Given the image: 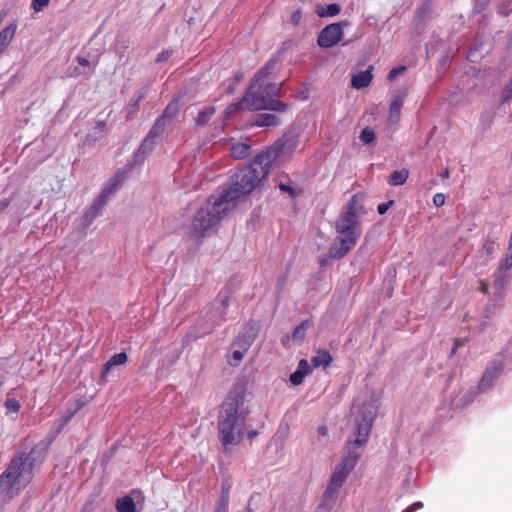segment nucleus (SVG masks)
Returning <instances> with one entry per match:
<instances>
[{"label":"nucleus","mask_w":512,"mask_h":512,"mask_svg":"<svg viewBox=\"0 0 512 512\" xmlns=\"http://www.w3.org/2000/svg\"><path fill=\"white\" fill-rule=\"evenodd\" d=\"M356 413V426L358 437L348 442L347 454L336 465L330 481L323 493L324 505L335 502L337 494L351 471L355 468L360 454L356 451L363 446L370 435L373 421L376 416V407L372 403H364L361 407L353 406Z\"/></svg>","instance_id":"1"},{"label":"nucleus","mask_w":512,"mask_h":512,"mask_svg":"<svg viewBox=\"0 0 512 512\" xmlns=\"http://www.w3.org/2000/svg\"><path fill=\"white\" fill-rule=\"evenodd\" d=\"M362 206L358 195H353L343 206L342 212L335 221V231L338 236L329 247L328 257L339 260L344 258L358 243L362 228L360 212Z\"/></svg>","instance_id":"2"},{"label":"nucleus","mask_w":512,"mask_h":512,"mask_svg":"<svg viewBox=\"0 0 512 512\" xmlns=\"http://www.w3.org/2000/svg\"><path fill=\"white\" fill-rule=\"evenodd\" d=\"M244 393L230 392L222 404L218 418L219 440L227 452L229 446L239 444L243 438L248 411L243 408Z\"/></svg>","instance_id":"3"},{"label":"nucleus","mask_w":512,"mask_h":512,"mask_svg":"<svg viewBox=\"0 0 512 512\" xmlns=\"http://www.w3.org/2000/svg\"><path fill=\"white\" fill-rule=\"evenodd\" d=\"M270 170L264 163L258 162V155L255 156L249 166L239 169L232 177L231 186L224 190L220 196L230 195L226 198L227 204L231 208L235 206V201L241 196L251 193L260 182L265 179Z\"/></svg>","instance_id":"4"},{"label":"nucleus","mask_w":512,"mask_h":512,"mask_svg":"<svg viewBox=\"0 0 512 512\" xmlns=\"http://www.w3.org/2000/svg\"><path fill=\"white\" fill-rule=\"evenodd\" d=\"M226 196H211L207 201L200 207L195 214L192 224L191 233L195 238H201L205 233L216 226L226 215V213L232 209L226 202Z\"/></svg>","instance_id":"5"},{"label":"nucleus","mask_w":512,"mask_h":512,"mask_svg":"<svg viewBox=\"0 0 512 512\" xmlns=\"http://www.w3.org/2000/svg\"><path fill=\"white\" fill-rule=\"evenodd\" d=\"M276 61L269 60L264 67H262L253 77L250 82V86L248 91L246 92L243 99L240 101L239 105L243 109H247L250 111H258V110H272L284 112L287 110L288 106L286 103L274 99L272 97H266L263 95H257V87L258 82H260L263 78H266L275 68Z\"/></svg>","instance_id":"6"},{"label":"nucleus","mask_w":512,"mask_h":512,"mask_svg":"<svg viewBox=\"0 0 512 512\" xmlns=\"http://www.w3.org/2000/svg\"><path fill=\"white\" fill-rule=\"evenodd\" d=\"M128 178L127 165L119 168L115 174L107 180L104 187L97 198H95L82 216L81 226L87 228L102 213L103 208L109 200L113 198L119 190L124 186Z\"/></svg>","instance_id":"7"},{"label":"nucleus","mask_w":512,"mask_h":512,"mask_svg":"<svg viewBox=\"0 0 512 512\" xmlns=\"http://www.w3.org/2000/svg\"><path fill=\"white\" fill-rule=\"evenodd\" d=\"M128 178L127 165L119 168L115 174L107 180L104 187L97 198H95L82 216L81 226L87 228L102 213L103 208L109 200L113 198L119 190L124 186Z\"/></svg>","instance_id":"8"},{"label":"nucleus","mask_w":512,"mask_h":512,"mask_svg":"<svg viewBox=\"0 0 512 512\" xmlns=\"http://www.w3.org/2000/svg\"><path fill=\"white\" fill-rule=\"evenodd\" d=\"M299 135L296 133H285L276 140L267 150L258 154V162L264 163L270 170L272 166L279 165L292 156L299 145Z\"/></svg>","instance_id":"9"},{"label":"nucleus","mask_w":512,"mask_h":512,"mask_svg":"<svg viewBox=\"0 0 512 512\" xmlns=\"http://www.w3.org/2000/svg\"><path fill=\"white\" fill-rule=\"evenodd\" d=\"M42 461L40 453L32 449L29 453L23 452L14 456L9 468L15 472V478L20 479L23 485H26L31 481L34 469L39 467Z\"/></svg>","instance_id":"10"},{"label":"nucleus","mask_w":512,"mask_h":512,"mask_svg":"<svg viewBox=\"0 0 512 512\" xmlns=\"http://www.w3.org/2000/svg\"><path fill=\"white\" fill-rule=\"evenodd\" d=\"M348 21L329 24L324 27L317 38V43L322 48H330L336 45L343 36V27L348 26Z\"/></svg>","instance_id":"11"},{"label":"nucleus","mask_w":512,"mask_h":512,"mask_svg":"<svg viewBox=\"0 0 512 512\" xmlns=\"http://www.w3.org/2000/svg\"><path fill=\"white\" fill-rule=\"evenodd\" d=\"M504 363L502 360H493L489 367L486 368L484 374L482 375L479 383L478 390L480 392H485L489 390L494 381L499 377L501 372L503 371Z\"/></svg>","instance_id":"12"},{"label":"nucleus","mask_w":512,"mask_h":512,"mask_svg":"<svg viewBox=\"0 0 512 512\" xmlns=\"http://www.w3.org/2000/svg\"><path fill=\"white\" fill-rule=\"evenodd\" d=\"M158 127H159V124L153 126V128L150 130L149 134L143 140V142L140 145V147L138 148V150L135 152V154L133 156V163L135 165L143 163L146 156L152 151V149L155 145V140L159 136V131L156 132Z\"/></svg>","instance_id":"13"},{"label":"nucleus","mask_w":512,"mask_h":512,"mask_svg":"<svg viewBox=\"0 0 512 512\" xmlns=\"http://www.w3.org/2000/svg\"><path fill=\"white\" fill-rule=\"evenodd\" d=\"M20 485H23L22 481L15 478V472L11 471L9 467L0 476V494L8 495L12 489H19Z\"/></svg>","instance_id":"14"},{"label":"nucleus","mask_w":512,"mask_h":512,"mask_svg":"<svg viewBox=\"0 0 512 512\" xmlns=\"http://www.w3.org/2000/svg\"><path fill=\"white\" fill-rule=\"evenodd\" d=\"M127 360L128 355L125 351L114 354L104 365L101 377L106 378L109 374L113 373L117 367L124 365Z\"/></svg>","instance_id":"15"},{"label":"nucleus","mask_w":512,"mask_h":512,"mask_svg":"<svg viewBox=\"0 0 512 512\" xmlns=\"http://www.w3.org/2000/svg\"><path fill=\"white\" fill-rule=\"evenodd\" d=\"M510 280H511V274L509 272H503L500 270H496L493 273V286H494L496 292L500 296L504 293Z\"/></svg>","instance_id":"16"},{"label":"nucleus","mask_w":512,"mask_h":512,"mask_svg":"<svg viewBox=\"0 0 512 512\" xmlns=\"http://www.w3.org/2000/svg\"><path fill=\"white\" fill-rule=\"evenodd\" d=\"M372 66H369L367 70L361 71L354 75L351 79L352 87L361 89L367 87L372 81Z\"/></svg>","instance_id":"17"},{"label":"nucleus","mask_w":512,"mask_h":512,"mask_svg":"<svg viewBox=\"0 0 512 512\" xmlns=\"http://www.w3.org/2000/svg\"><path fill=\"white\" fill-rule=\"evenodd\" d=\"M404 102V96L401 94L394 95L390 107H389V120L391 122H398L400 115H401V109Z\"/></svg>","instance_id":"18"},{"label":"nucleus","mask_w":512,"mask_h":512,"mask_svg":"<svg viewBox=\"0 0 512 512\" xmlns=\"http://www.w3.org/2000/svg\"><path fill=\"white\" fill-rule=\"evenodd\" d=\"M178 112H179V106H178L177 102H171L167 105V107L165 108V110L163 112V115L155 123V125L159 124V127L156 130V132L159 131V135L162 132V127L165 124V121L172 119L175 115L178 114Z\"/></svg>","instance_id":"19"},{"label":"nucleus","mask_w":512,"mask_h":512,"mask_svg":"<svg viewBox=\"0 0 512 512\" xmlns=\"http://www.w3.org/2000/svg\"><path fill=\"white\" fill-rule=\"evenodd\" d=\"M253 124L258 127H275L279 124V119L273 114L260 113L256 116Z\"/></svg>","instance_id":"20"},{"label":"nucleus","mask_w":512,"mask_h":512,"mask_svg":"<svg viewBox=\"0 0 512 512\" xmlns=\"http://www.w3.org/2000/svg\"><path fill=\"white\" fill-rule=\"evenodd\" d=\"M106 129V122L98 121L96 126L93 128L91 132H89L85 139V144L93 145L97 140L103 137Z\"/></svg>","instance_id":"21"},{"label":"nucleus","mask_w":512,"mask_h":512,"mask_svg":"<svg viewBox=\"0 0 512 512\" xmlns=\"http://www.w3.org/2000/svg\"><path fill=\"white\" fill-rule=\"evenodd\" d=\"M145 497L140 490L130 491V512H141L144 507Z\"/></svg>","instance_id":"22"},{"label":"nucleus","mask_w":512,"mask_h":512,"mask_svg":"<svg viewBox=\"0 0 512 512\" xmlns=\"http://www.w3.org/2000/svg\"><path fill=\"white\" fill-rule=\"evenodd\" d=\"M16 25L10 24L0 31V55L14 37Z\"/></svg>","instance_id":"23"},{"label":"nucleus","mask_w":512,"mask_h":512,"mask_svg":"<svg viewBox=\"0 0 512 512\" xmlns=\"http://www.w3.org/2000/svg\"><path fill=\"white\" fill-rule=\"evenodd\" d=\"M332 360L333 358L329 351L318 350L317 354L311 358V363L314 368H318L320 366L328 367L331 364Z\"/></svg>","instance_id":"24"},{"label":"nucleus","mask_w":512,"mask_h":512,"mask_svg":"<svg viewBox=\"0 0 512 512\" xmlns=\"http://www.w3.org/2000/svg\"><path fill=\"white\" fill-rule=\"evenodd\" d=\"M265 80V78H263L260 82H258V87L256 89V91L258 90L257 95H263V96H266V97H271L272 95H277L280 91V85L276 84V83H268L264 86H262L263 84V81Z\"/></svg>","instance_id":"25"},{"label":"nucleus","mask_w":512,"mask_h":512,"mask_svg":"<svg viewBox=\"0 0 512 512\" xmlns=\"http://www.w3.org/2000/svg\"><path fill=\"white\" fill-rule=\"evenodd\" d=\"M408 176L409 171L407 169L397 170L390 174L387 182L390 186H399L407 181Z\"/></svg>","instance_id":"26"},{"label":"nucleus","mask_w":512,"mask_h":512,"mask_svg":"<svg viewBox=\"0 0 512 512\" xmlns=\"http://www.w3.org/2000/svg\"><path fill=\"white\" fill-rule=\"evenodd\" d=\"M255 340V335H247L246 333H239L233 342V346L248 351L250 346Z\"/></svg>","instance_id":"27"},{"label":"nucleus","mask_w":512,"mask_h":512,"mask_svg":"<svg viewBox=\"0 0 512 512\" xmlns=\"http://www.w3.org/2000/svg\"><path fill=\"white\" fill-rule=\"evenodd\" d=\"M340 10H341L340 5H338L336 3L329 4L326 7L318 5L316 7V14L322 18L328 17V16L333 17V16L338 15L340 13Z\"/></svg>","instance_id":"28"},{"label":"nucleus","mask_w":512,"mask_h":512,"mask_svg":"<svg viewBox=\"0 0 512 512\" xmlns=\"http://www.w3.org/2000/svg\"><path fill=\"white\" fill-rule=\"evenodd\" d=\"M250 148V145L247 143L233 144L231 147V156L237 160L244 159L248 156Z\"/></svg>","instance_id":"29"},{"label":"nucleus","mask_w":512,"mask_h":512,"mask_svg":"<svg viewBox=\"0 0 512 512\" xmlns=\"http://www.w3.org/2000/svg\"><path fill=\"white\" fill-rule=\"evenodd\" d=\"M312 325L313 323L310 320L301 321V323L293 330V340L301 342L305 338V332L311 328Z\"/></svg>","instance_id":"30"},{"label":"nucleus","mask_w":512,"mask_h":512,"mask_svg":"<svg viewBox=\"0 0 512 512\" xmlns=\"http://www.w3.org/2000/svg\"><path fill=\"white\" fill-rule=\"evenodd\" d=\"M76 411H77V409H74V410L67 409L65 414L61 418H59L58 420L55 421L54 428H55L56 432H60L68 424V422L75 415Z\"/></svg>","instance_id":"31"},{"label":"nucleus","mask_w":512,"mask_h":512,"mask_svg":"<svg viewBox=\"0 0 512 512\" xmlns=\"http://www.w3.org/2000/svg\"><path fill=\"white\" fill-rule=\"evenodd\" d=\"M229 507V495L227 491H223L220 494L219 499L216 502L214 512H228Z\"/></svg>","instance_id":"32"},{"label":"nucleus","mask_w":512,"mask_h":512,"mask_svg":"<svg viewBox=\"0 0 512 512\" xmlns=\"http://www.w3.org/2000/svg\"><path fill=\"white\" fill-rule=\"evenodd\" d=\"M498 245L494 240L487 239L481 248V252L485 253L489 258H493L496 253Z\"/></svg>","instance_id":"33"},{"label":"nucleus","mask_w":512,"mask_h":512,"mask_svg":"<svg viewBox=\"0 0 512 512\" xmlns=\"http://www.w3.org/2000/svg\"><path fill=\"white\" fill-rule=\"evenodd\" d=\"M215 113V110L213 108H207L201 112H199L197 118H196V123L197 125H204L206 124L210 118L212 117V115Z\"/></svg>","instance_id":"34"},{"label":"nucleus","mask_w":512,"mask_h":512,"mask_svg":"<svg viewBox=\"0 0 512 512\" xmlns=\"http://www.w3.org/2000/svg\"><path fill=\"white\" fill-rule=\"evenodd\" d=\"M512 268V250L507 249L505 258L499 263L497 270L509 272Z\"/></svg>","instance_id":"35"},{"label":"nucleus","mask_w":512,"mask_h":512,"mask_svg":"<svg viewBox=\"0 0 512 512\" xmlns=\"http://www.w3.org/2000/svg\"><path fill=\"white\" fill-rule=\"evenodd\" d=\"M375 138H376L375 132L368 127L364 128L360 133V140L364 144L372 143L375 140Z\"/></svg>","instance_id":"36"},{"label":"nucleus","mask_w":512,"mask_h":512,"mask_svg":"<svg viewBox=\"0 0 512 512\" xmlns=\"http://www.w3.org/2000/svg\"><path fill=\"white\" fill-rule=\"evenodd\" d=\"M278 187L279 189L282 191V192H285L287 194H289V196L291 197H297L298 195L301 194V190L300 189H296L294 188L293 186H291L290 184L288 183H283V182H280L278 184Z\"/></svg>","instance_id":"37"},{"label":"nucleus","mask_w":512,"mask_h":512,"mask_svg":"<svg viewBox=\"0 0 512 512\" xmlns=\"http://www.w3.org/2000/svg\"><path fill=\"white\" fill-rule=\"evenodd\" d=\"M148 86L145 85L142 87L139 91H137L134 95L135 101L132 105H130V109L133 108L134 110L138 109L139 102L143 100L146 97Z\"/></svg>","instance_id":"38"},{"label":"nucleus","mask_w":512,"mask_h":512,"mask_svg":"<svg viewBox=\"0 0 512 512\" xmlns=\"http://www.w3.org/2000/svg\"><path fill=\"white\" fill-rule=\"evenodd\" d=\"M4 406L7 409V412H13V413L19 412L20 407H21L19 401L14 398L7 399L4 402Z\"/></svg>","instance_id":"39"},{"label":"nucleus","mask_w":512,"mask_h":512,"mask_svg":"<svg viewBox=\"0 0 512 512\" xmlns=\"http://www.w3.org/2000/svg\"><path fill=\"white\" fill-rule=\"evenodd\" d=\"M305 376V372L296 370L290 375L289 380L293 385L298 386L303 382Z\"/></svg>","instance_id":"40"},{"label":"nucleus","mask_w":512,"mask_h":512,"mask_svg":"<svg viewBox=\"0 0 512 512\" xmlns=\"http://www.w3.org/2000/svg\"><path fill=\"white\" fill-rule=\"evenodd\" d=\"M512 99V79L506 84L502 91L501 101L505 103Z\"/></svg>","instance_id":"41"},{"label":"nucleus","mask_w":512,"mask_h":512,"mask_svg":"<svg viewBox=\"0 0 512 512\" xmlns=\"http://www.w3.org/2000/svg\"><path fill=\"white\" fill-rule=\"evenodd\" d=\"M116 509L118 512H128V495H124L117 500Z\"/></svg>","instance_id":"42"},{"label":"nucleus","mask_w":512,"mask_h":512,"mask_svg":"<svg viewBox=\"0 0 512 512\" xmlns=\"http://www.w3.org/2000/svg\"><path fill=\"white\" fill-rule=\"evenodd\" d=\"M50 0H32L31 8L35 12L42 11L46 6H48Z\"/></svg>","instance_id":"43"},{"label":"nucleus","mask_w":512,"mask_h":512,"mask_svg":"<svg viewBox=\"0 0 512 512\" xmlns=\"http://www.w3.org/2000/svg\"><path fill=\"white\" fill-rule=\"evenodd\" d=\"M245 354L246 351L242 350L241 348L234 350L232 353V360L234 361L233 365H238L239 362L244 358Z\"/></svg>","instance_id":"44"},{"label":"nucleus","mask_w":512,"mask_h":512,"mask_svg":"<svg viewBox=\"0 0 512 512\" xmlns=\"http://www.w3.org/2000/svg\"><path fill=\"white\" fill-rule=\"evenodd\" d=\"M302 19V12L300 9L294 11L290 16V23L294 26H298Z\"/></svg>","instance_id":"45"},{"label":"nucleus","mask_w":512,"mask_h":512,"mask_svg":"<svg viewBox=\"0 0 512 512\" xmlns=\"http://www.w3.org/2000/svg\"><path fill=\"white\" fill-rule=\"evenodd\" d=\"M405 70H406L405 66H399V67H395V68L391 69L388 74V79L389 80L395 79L398 75L403 73Z\"/></svg>","instance_id":"46"},{"label":"nucleus","mask_w":512,"mask_h":512,"mask_svg":"<svg viewBox=\"0 0 512 512\" xmlns=\"http://www.w3.org/2000/svg\"><path fill=\"white\" fill-rule=\"evenodd\" d=\"M445 195L443 193H436L434 196H433V204L436 206V207H441L444 205L445 203Z\"/></svg>","instance_id":"47"},{"label":"nucleus","mask_w":512,"mask_h":512,"mask_svg":"<svg viewBox=\"0 0 512 512\" xmlns=\"http://www.w3.org/2000/svg\"><path fill=\"white\" fill-rule=\"evenodd\" d=\"M297 371L305 372V375H307L310 372L309 364L307 360L301 359L298 363Z\"/></svg>","instance_id":"48"},{"label":"nucleus","mask_w":512,"mask_h":512,"mask_svg":"<svg viewBox=\"0 0 512 512\" xmlns=\"http://www.w3.org/2000/svg\"><path fill=\"white\" fill-rule=\"evenodd\" d=\"M393 203H394V202H393L392 200H390V201H388V202H386V203H381V204H379V205H378V207H377V211H378V213H379L380 215L385 214V213L387 212V210L389 209V207H390L391 205H393Z\"/></svg>","instance_id":"49"},{"label":"nucleus","mask_w":512,"mask_h":512,"mask_svg":"<svg viewBox=\"0 0 512 512\" xmlns=\"http://www.w3.org/2000/svg\"><path fill=\"white\" fill-rule=\"evenodd\" d=\"M423 507V503L421 501L414 502L410 506H408L406 509H404L402 512H415Z\"/></svg>","instance_id":"50"},{"label":"nucleus","mask_w":512,"mask_h":512,"mask_svg":"<svg viewBox=\"0 0 512 512\" xmlns=\"http://www.w3.org/2000/svg\"><path fill=\"white\" fill-rule=\"evenodd\" d=\"M170 56L171 53L169 51H164L158 55V57L156 58V62L166 61L170 58Z\"/></svg>","instance_id":"51"},{"label":"nucleus","mask_w":512,"mask_h":512,"mask_svg":"<svg viewBox=\"0 0 512 512\" xmlns=\"http://www.w3.org/2000/svg\"><path fill=\"white\" fill-rule=\"evenodd\" d=\"M9 204H10L9 198L0 199V214L9 206Z\"/></svg>","instance_id":"52"},{"label":"nucleus","mask_w":512,"mask_h":512,"mask_svg":"<svg viewBox=\"0 0 512 512\" xmlns=\"http://www.w3.org/2000/svg\"><path fill=\"white\" fill-rule=\"evenodd\" d=\"M479 290L484 293V294H488L489 292V286H488V283L484 280H481L480 281V285H479Z\"/></svg>","instance_id":"53"},{"label":"nucleus","mask_w":512,"mask_h":512,"mask_svg":"<svg viewBox=\"0 0 512 512\" xmlns=\"http://www.w3.org/2000/svg\"><path fill=\"white\" fill-rule=\"evenodd\" d=\"M317 432L320 436L325 437L328 435V428L326 425H320L317 428Z\"/></svg>","instance_id":"54"},{"label":"nucleus","mask_w":512,"mask_h":512,"mask_svg":"<svg viewBox=\"0 0 512 512\" xmlns=\"http://www.w3.org/2000/svg\"><path fill=\"white\" fill-rule=\"evenodd\" d=\"M76 61L78 62L79 65L84 66V67L90 65V61L82 56H78L76 58Z\"/></svg>","instance_id":"55"},{"label":"nucleus","mask_w":512,"mask_h":512,"mask_svg":"<svg viewBox=\"0 0 512 512\" xmlns=\"http://www.w3.org/2000/svg\"><path fill=\"white\" fill-rule=\"evenodd\" d=\"M228 302H229V296L227 294H225L222 299H221V306L226 309L227 306H228Z\"/></svg>","instance_id":"56"},{"label":"nucleus","mask_w":512,"mask_h":512,"mask_svg":"<svg viewBox=\"0 0 512 512\" xmlns=\"http://www.w3.org/2000/svg\"><path fill=\"white\" fill-rule=\"evenodd\" d=\"M257 435H258V432L256 430H250L247 433V437L249 440H253L254 437H256Z\"/></svg>","instance_id":"57"},{"label":"nucleus","mask_w":512,"mask_h":512,"mask_svg":"<svg viewBox=\"0 0 512 512\" xmlns=\"http://www.w3.org/2000/svg\"><path fill=\"white\" fill-rule=\"evenodd\" d=\"M442 178H448L449 177V170L446 169L444 172L441 173Z\"/></svg>","instance_id":"58"},{"label":"nucleus","mask_w":512,"mask_h":512,"mask_svg":"<svg viewBox=\"0 0 512 512\" xmlns=\"http://www.w3.org/2000/svg\"><path fill=\"white\" fill-rule=\"evenodd\" d=\"M459 345H461V342L456 341V343H455V347H454V348H453V350H452V354H454V353L456 352V349H457V347H458Z\"/></svg>","instance_id":"59"},{"label":"nucleus","mask_w":512,"mask_h":512,"mask_svg":"<svg viewBox=\"0 0 512 512\" xmlns=\"http://www.w3.org/2000/svg\"><path fill=\"white\" fill-rule=\"evenodd\" d=\"M223 491H227V492L229 493V488H225V487H224V485H223V486H222V491H221V493H222Z\"/></svg>","instance_id":"60"},{"label":"nucleus","mask_w":512,"mask_h":512,"mask_svg":"<svg viewBox=\"0 0 512 512\" xmlns=\"http://www.w3.org/2000/svg\"><path fill=\"white\" fill-rule=\"evenodd\" d=\"M320 264H321V266H324V265H325V260H324V259H322V260L320 261Z\"/></svg>","instance_id":"61"},{"label":"nucleus","mask_w":512,"mask_h":512,"mask_svg":"<svg viewBox=\"0 0 512 512\" xmlns=\"http://www.w3.org/2000/svg\"><path fill=\"white\" fill-rule=\"evenodd\" d=\"M118 50H120V48H118ZM119 53H120V58H123L122 52L119 51Z\"/></svg>","instance_id":"62"},{"label":"nucleus","mask_w":512,"mask_h":512,"mask_svg":"<svg viewBox=\"0 0 512 512\" xmlns=\"http://www.w3.org/2000/svg\"><path fill=\"white\" fill-rule=\"evenodd\" d=\"M508 3H512V0H506ZM512 11V8L510 9Z\"/></svg>","instance_id":"63"},{"label":"nucleus","mask_w":512,"mask_h":512,"mask_svg":"<svg viewBox=\"0 0 512 512\" xmlns=\"http://www.w3.org/2000/svg\"><path fill=\"white\" fill-rule=\"evenodd\" d=\"M2 22V17L0 16V23Z\"/></svg>","instance_id":"64"}]
</instances>
